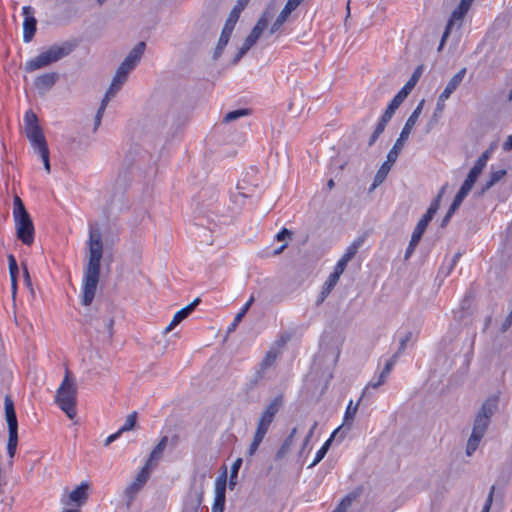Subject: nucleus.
I'll return each mask as SVG.
<instances>
[{
	"instance_id": "nucleus-30",
	"label": "nucleus",
	"mask_w": 512,
	"mask_h": 512,
	"mask_svg": "<svg viewBox=\"0 0 512 512\" xmlns=\"http://www.w3.org/2000/svg\"><path fill=\"white\" fill-rule=\"evenodd\" d=\"M464 199L465 198L462 197L459 194L455 195L454 200H453L449 210L447 211L446 215L444 216V218H443V220L441 222V227H445L448 224V222L450 221L452 215L459 208V206L461 205V203L463 202Z\"/></svg>"
},
{
	"instance_id": "nucleus-5",
	"label": "nucleus",
	"mask_w": 512,
	"mask_h": 512,
	"mask_svg": "<svg viewBox=\"0 0 512 512\" xmlns=\"http://www.w3.org/2000/svg\"><path fill=\"white\" fill-rule=\"evenodd\" d=\"M76 395L77 387L75 381L70 378L69 371L66 370L65 377L57 389L55 401L69 419H73L76 416Z\"/></svg>"
},
{
	"instance_id": "nucleus-51",
	"label": "nucleus",
	"mask_w": 512,
	"mask_h": 512,
	"mask_svg": "<svg viewBox=\"0 0 512 512\" xmlns=\"http://www.w3.org/2000/svg\"><path fill=\"white\" fill-rule=\"evenodd\" d=\"M417 80H418V71H415L414 74L412 75V77L410 78V80L401 88L400 91H406L407 96H408L409 93L411 92V90L413 89L414 85L416 84Z\"/></svg>"
},
{
	"instance_id": "nucleus-36",
	"label": "nucleus",
	"mask_w": 512,
	"mask_h": 512,
	"mask_svg": "<svg viewBox=\"0 0 512 512\" xmlns=\"http://www.w3.org/2000/svg\"><path fill=\"white\" fill-rule=\"evenodd\" d=\"M18 445V433L8 435L7 452L10 458H13Z\"/></svg>"
},
{
	"instance_id": "nucleus-29",
	"label": "nucleus",
	"mask_w": 512,
	"mask_h": 512,
	"mask_svg": "<svg viewBox=\"0 0 512 512\" xmlns=\"http://www.w3.org/2000/svg\"><path fill=\"white\" fill-rule=\"evenodd\" d=\"M364 243V237L360 236L353 240V242L347 247L345 253L342 255L343 258L351 261L357 254L358 250Z\"/></svg>"
},
{
	"instance_id": "nucleus-16",
	"label": "nucleus",
	"mask_w": 512,
	"mask_h": 512,
	"mask_svg": "<svg viewBox=\"0 0 512 512\" xmlns=\"http://www.w3.org/2000/svg\"><path fill=\"white\" fill-rule=\"evenodd\" d=\"M26 136L29 139L32 147L39 151L41 149L47 148V142L43 133L42 128L40 125H34L30 127L29 129L25 130Z\"/></svg>"
},
{
	"instance_id": "nucleus-54",
	"label": "nucleus",
	"mask_w": 512,
	"mask_h": 512,
	"mask_svg": "<svg viewBox=\"0 0 512 512\" xmlns=\"http://www.w3.org/2000/svg\"><path fill=\"white\" fill-rule=\"evenodd\" d=\"M268 25V20L266 18V15L264 14L263 16H261L256 25L253 27V29L257 32H259V34L261 35L263 30L267 27Z\"/></svg>"
},
{
	"instance_id": "nucleus-39",
	"label": "nucleus",
	"mask_w": 512,
	"mask_h": 512,
	"mask_svg": "<svg viewBox=\"0 0 512 512\" xmlns=\"http://www.w3.org/2000/svg\"><path fill=\"white\" fill-rule=\"evenodd\" d=\"M399 356H400V355H399V353H394V354L392 355V357H391V358H389V359L386 361V363H385V365H384V368H383V370H382V371H381V373H380V374H381L383 377H385L386 379H387V377L389 376L390 372L392 371V369H393L394 365L396 364V362H397V360H398Z\"/></svg>"
},
{
	"instance_id": "nucleus-26",
	"label": "nucleus",
	"mask_w": 512,
	"mask_h": 512,
	"mask_svg": "<svg viewBox=\"0 0 512 512\" xmlns=\"http://www.w3.org/2000/svg\"><path fill=\"white\" fill-rule=\"evenodd\" d=\"M248 1L249 0H238L237 4L234 6L232 11L230 12L229 17L227 18L225 23L235 27V25L239 19L240 13L244 9V7L248 3Z\"/></svg>"
},
{
	"instance_id": "nucleus-60",
	"label": "nucleus",
	"mask_w": 512,
	"mask_h": 512,
	"mask_svg": "<svg viewBox=\"0 0 512 512\" xmlns=\"http://www.w3.org/2000/svg\"><path fill=\"white\" fill-rule=\"evenodd\" d=\"M341 275L338 274L337 272H332L328 279L325 281V283H327L328 285H331L332 287H335L336 284L338 283L339 279H340Z\"/></svg>"
},
{
	"instance_id": "nucleus-28",
	"label": "nucleus",
	"mask_w": 512,
	"mask_h": 512,
	"mask_svg": "<svg viewBox=\"0 0 512 512\" xmlns=\"http://www.w3.org/2000/svg\"><path fill=\"white\" fill-rule=\"evenodd\" d=\"M338 429H336L329 439H327L324 444L321 446V448L316 452L313 462L309 465V468H312L316 466L327 454V451L331 445L332 439L337 433Z\"/></svg>"
},
{
	"instance_id": "nucleus-18",
	"label": "nucleus",
	"mask_w": 512,
	"mask_h": 512,
	"mask_svg": "<svg viewBox=\"0 0 512 512\" xmlns=\"http://www.w3.org/2000/svg\"><path fill=\"white\" fill-rule=\"evenodd\" d=\"M5 417L8 425V434L18 433V421L13 400L6 395L4 399Z\"/></svg>"
},
{
	"instance_id": "nucleus-55",
	"label": "nucleus",
	"mask_w": 512,
	"mask_h": 512,
	"mask_svg": "<svg viewBox=\"0 0 512 512\" xmlns=\"http://www.w3.org/2000/svg\"><path fill=\"white\" fill-rule=\"evenodd\" d=\"M349 263V260L341 257L338 262L336 263V265L334 266V272H337L338 274L342 275L343 272L345 271L346 267H347V264Z\"/></svg>"
},
{
	"instance_id": "nucleus-13",
	"label": "nucleus",
	"mask_w": 512,
	"mask_h": 512,
	"mask_svg": "<svg viewBox=\"0 0 512 512\" xmlns=\"http://www.w3.org/2000/svg\"><path fill=\"white\" fill-rule=\"evenodd\" d=\"M22 14L24 16L23 41L29 43L36 32L37 21L34 17V9L31 6H24L22 8Z\"/></svg>"
},
{
	"instance_id": "nucleus-2",
	"label": "nucleus",
	"mask_w": 512,
	"mask_h": 512,
	"mask_svg": "<svg viewBox=\"0 0 512 512\" xmlns=\"http://www.w3.org/2000/svg\"><path fill=\"white\" fill-rule=\"evenodd\" d=\"M497 407L498 397H489L482 404L480 410L478 411L475 417L472 433L467 441V456H471L477 450L482 438L484 437L487 431L490 419L497 410Z\"/></svg>"
},
{
	"instance_id": "nucleus-15",
	"label": "nucleus",
	"mask_w": 512,
	"mask_h": 512,
	"mask_svg": "<svg viewBox=\"0 0 512 512\" xmlns=\"http://www.w3.org/2000/svg\"><path fill=\"white\" fill-rule=\"evenodd\" d=\"M226 474L218 477L215 482V498L211 512H223L225 507Z\"/></svg>"
},
{
	"instance_id": "nucleus-12",
	"label": "nucleus",
	"mask_w": 512,
	"mask_h": 512,
	"mask_svg": "<svg viewBox=\"0 0 512 512\" xmlns=\"http://www.w3.org/2000/svg\"><path fill=\"white\" fill-rule=\"evenodd\" d=\"M398 158V151L395 149H390V151L387 154V160L381 165V167L378 169L373 183L370 187V191L374 190L376 187H378L380 184L384 182L386 179L389 171L391 170L392 165L396 162Z\"/></svg>"
},
{
	"instance_id": "nucleus-23",
	"label": "nucleus",
	"mask_w": 512,
	"mask_h": 512,
	"mask_svg": "<svg viewBox=\"0 0 512 512\" xmlns=\"http://www.w3.org/2000/svg\"><path fill=\"white\" fill-rule=\"evenodd\" d=\"M234 30V27L225 23L224 24V27L222 29V32H221V35H220V38L218 40V44L215 48V51H214V55H213V58L214 59H217L221 56L223 50L225 49L226 45L228 44L229 42V39L231 37V34Z\"/></svg>"
},
{
	"instance_id": "nucleus-7",
	"label": "nucleus",
	"mask_w": 512,
	"mask_h": 512,
	"mask_svg": "<svg viewBox=\"0 0 512 512\" xmlns=\"http://www.w3.org/2000/svg\"><path fill=\"white\" fill-rule=\"evenodd\" d=\"M76 47L74 42L65 41L62 44H54L41 52L46 64L49 66L68 56Z\"/></svg>"
},
{
	"instance_id": "nucleus-14",
	"label": "nucleus",
	"mask_w": 512,
	"mask_h": 512,
	"mask_svg": "<svg viewBox=\"0 0 512 512\" xmlns=\"http://www.w3.org/2000/svg\"><path fill=\"white\" fill-rule=\"evenodd\" d=\"M440 198L441 195L439 194L437 198H435L428 207L426 213L422 216V218L418 221L416 227L414 228L413 233L416 235H419L422 237L423 233L425 232L429 222L432 220L434 215L436 214L437 210L440 206Z\"/></svg>"
},
{
	"instance_id": "nucleus-45",
	"label": "nucleus",
	"mask_w": 512,
	"mask_h": 512,
	"mask_svg": "<svg viewBox=\"0 0 512 512\" xmlns=\"http://www.w3.org/2000/svg\"><path fill=\"white\" fill-rule=\"evenodd\" d=\"M24 122H25V130L29 129L30 127L38 124V118L35 113H33L31 110H28L24 115Z\"/></svg>"
},
{
	"instance_id": "nucleus-8",
	"label": "nucleus",
	"mask_w": 512,
	"mask_h": 512,
	"mask_svg": "<svg viewBox=\"0 0 512 512\" xmlns=\"http://www.w3.org/2000/svg\"><path fill=\"white\" fill-rule=\"evenodd\" d=\"M151 468L144 465L137 473L135 479L128 485L124 491L127 498V505H130L138 492L143 488L150 477Z\"/></svg>"
},
{
	"instance_id": "nucleus-32",
	"label": "nucleus",
	"mask_w": 512,
	"mask_h": 512,
	"mask_svg": "<svg viewBox=\"0 0 512 512\" xmlns=\"http://www.w3.org/2000/svg\"><path fill=\"white\" fill-rule=\"evenodd\" d=\"M292 12H290L289 10H287L285 7L282 9V11L280 12V14L277 16L276 20L274 21V23L272 24L271 28H270V34H274L276 33L280 28L281 26L287 21L289 15L291 14Z\"/></svg>"
},
{
	"instance_id": "nucleus-38",
	"label": "nucleus",
	"mask_w": 512,
	"mask_h": 512,
	"mask_svg": "<svg viewBox=\"0 0 512 512\" xmlns=\"http://www.w3.org/2000/svg\"><path fill=\"white\" fill-rule=\"evenodd\" d=\"M248 114H249L248 109H237L234 111H230L225 115L224 122H226V123L232 122V121L237 120L243 116H247Z\"/></svg>"
},
{
	"instance_id": "nucleus-27",
	"label": "nucleus",
	"mask_w": 512,
	"mask_h": 512,
	"mask_svg": "<svg viewBox=\"0 0 512 512\" xmlns=\"http://www.w3.org/2000/svg\"><path fill=\"white\" fill-rule=\"evenodd\" d=\"M47 66L48 65L46 64L43 56L40 53L36 57L26 61L24 69L26 72H34Z\"/></svg>"
},
{
	"instance_id": "nucleus-57",
	"label": "nucleus",
	"mask_w": 512,
	"mask_h": 512,
	"mask_svg": "<svg viewBox=\"0 0 512 512\" xmlns=\"http://www.w3.org/2000/svg\"><path fill=\"white\" fill-rule=\"evenodd\" d=\"M128 75L129 74L127 72L121 70L118 67V69H117V71H116V73H115V75L113 77V80L118 82V83H120L121 85H123L126 82V80L128 78Z\"/></svg>"
},
{
	"instance_id": "nucleus-17",
	"label": "nucleus",
	"mask_w": 512,
	"mask_h": 512,
	"mask_svg": "<svg viewBox=\"0 0 512 512\" xmlns=\"http://www.w3.org/2000/svg\"><path fill=\"white\" fill-rule=\"evenodd\" d=\"M58 78L56 72L44 73L35 78L34 86L40 94H45L55 85Z\"/></svg>"
},
{
	"instance_id": "nucleus-42",
	"label": "nucleus",
	"mask_w": 512,
	"mask_h": 512,
	"mask_svg": "<svg viewBox=\"0 0 512 512\" xmlns=\"http://www.w3.org/2000/svg\"><path fill=\"white\" fill-rule=\"evenodd\" d=\"M491 156V150H486L484 151L479 157L478 159L476 160V162L474 163L473 166H475L476 168H479L480 170L483 171V169L486 167L487 165V162L489 160Z\"/></svg>"
},
{
	"instance_id": "nucleus-33",
	"label": "nucleus",
	"mask_w": 512,
	"mask_h": 512,
	"mask_svg": "<svg viewBox=\"0 0 512 512\" xmlns=\"http://www.w3.org/2000/svg\"><path fill=\"white\" fill-rule=\"evenodd\" d=\"M358 405H359V401L354 405L353 401L350 400V402L347 405L346 411L344 413V422H343L344 425L350 426L352 424V422L355 418V415L357 413V410H358Z\"/></svg>"
},
{
	"instance_id": "nucleus-56",
	"label": "nucleus",
	"mask_w": 512,
	"mask_h": 512,
	"mask_svg": "<svg viewBox=\"0 0 512 512\" xmlns=\"http://www.w3.org/2000/svg\"><path fill=\"white\" fill-rule=\"evenodd\" d=\"M494 491H495V486H492L490 488L489 494L486 498L485 504H484L481 512H489L490 511V508H491V505L493 502Z\"/></svg>"
},
{
	"instance_id": "nucleus-58",
	"label": "nucleus",
	"mask_w": 512,
	"mask_h": 512,
	"mask_svg": "<svg viewBox=\"0 0 512 512\" xmlns=\"http://www.w3.org/2000/svg\"><path fill=\"white\" fill-rule=\"evenodd\" d=\"M128 75L129 74L127 72L121 70L118 67V69H117V71H116V73H115V75L113 77V80L118 82V83H120L121 85H123L126 82V80L128 78Z\"/></svg>"
},
{
	"instance_id": "nucleus-43",
	"label": "nucleus",
	"mask_w": 512,
	"mask_h": 512,
	"mask_svg": "<svg viewBox=\"0 0 512 512\" xmlns=\"http://www.w3.org/2000/svg\"><path fill=\"white\" fill-rule=\"evenodd\" d=\"M385 382H386V378H385V377H383L381 374H379V376H378L377 380L372 379V380L367 384V386H366V387H365V389L363 390V393H362L361 398H363V397L367 394V391H368L370 388L376 389V388L380 387L381 385H383Z\"/></svg>"
},
{
	"instance_id": "nucleus-4",
	"label": "nucleus",
	"mask_w": 512,
	"mask_h": 512,
	"mask_svg": "<svg viewBox=\"0 0 512 512\" xmlns=\"http://www.w3.org/2000/svg\"><path fill=\"white\" fill-rule=\"evenodd\" d=\"M13 217L18 239L25 245H31L34 241V225L22 200L18 196L14 198Z\"/></svg>"
},
{
	"instance_id": "nucleus-35",
	"label": "nucleus",
	"mask_w": 512,
	"mask_h": 512,
	"mask_svg": "<svg viewBox=\"0 0 512 512\" xmlns=\"http://www.w3.org/2000/svg\"><path fill=\"white\" fill-rule=\"evenodd\" d=\"M253 301H254V298H253V296H251L249 298V300L244 304L242 309L236 314L232 324L230 325V327L228 329L229 331H232V330H234L236 328L238 323L242 320L244 315L247 313V311L250 308V306L252 305Z\"/></svg>"
},
{
	"instance_id": "nucleus-22",
	"label": "nucleus",
	"mask_w": 512,
	"mask_h": 512,
	"mask_svg": "<svg viewBox=\"0 0 512 512\" xmlns=\"http://www.w3.org/2000/svg\"><path fill=\"white\" fill-rule=\"evenodd\" d=\"M481 173H482V170L473 166L471 168V170L469 171L466 179L464 180V182L461 185L457 194H459L465 198L468 195V193L471 191L472 187L474 186L475 182L477 181V179Z\"/></svg>"
},
{
	"instance_id": "nucleus-9",
	"label": "nucleus",
	"mask_w": 512,
	"mask_h": 512,
	"mask_svg": "<svg viewBox=\"0 0 512 512\" xmlns=\"http://www.w3.org/2000/svg\"><path fill=\"white\" fill-rule=\"evenodd\" d=\"M88 482H81L73 491H71L67 497H63L61 502L64 506L74 505L81 507L88 499Z\"/></svg>"
},
{
	"instance_id": "nucleus-34",
	"label": "nucleus",
	"mask_w": 512,
	"mask_h": 512,
	"mask_svg": "<svg viewBox=\"0 0 512 512\" xmlns=\"http://www.w3.org/2000/svg\"><path fill=\"white\" fill-rule=\"evenodd\" d=\"M388 122H389L388 119L381 116L379 122L376 125L374 132L372 133V135L369 139V142H368L369 146H372L376 142V140L379 138V136L383 133Z\"/></svg>"
},
{
	"instance_id": "nucleus-31",
	"label": "nucleus",
	"mask_w": 512,
	"mask_h": 512,
	"mask_svg": "<svg viewBox=\"0 0 512 512\" xmlns=\"http://www.w3.org/2000/svg\"><path fill=\"white\" fill-rule=\"evenodd\" d=\"M505 175H506V170H504V169L492 171L490 173L489 180L482 187L481 194H483L487 190H489L493 185H495L498 181H500Z\"/></svg>"
},
{
	"instance_id": "nucleus-63",
	"label": "nucleus",
	"mask_w": 512,
	"mask_h": 512,
	"mask_svg": "<svg viewBox=\"0 0 512 512\" xmlns=\"http://www.w3.org/2000/svg\"><path fill=\"white\" fill-rule=\"evenodd\" d=\"M511 325H512V310L510 311V313L508 314V316L502 323L501 331L505 332L506 330H508L510 328Z\"/></svg>"
},
{
	"instance_id": "nucleus-19",
	"label": "nucleus",
	"mask_w": 512,
	"mask_h": 512,
	"mask_svg": "<svg viewBox=\"0 0 512 512\" xmlns=\"http://www.w3.org/2000/svg\"><path fill=\"white\" fill-rule=\"evenodd\" d=\"M200 299L197 298L184 308L177 311L169 325L165 328L164 332L168 333L169 331L173 330L174 327H176L178 324H180L185 318L189 316V314L195 309V307L199 304Z\"/></svg>"
},
{
	"instance_id": "nucleus-62",
	"label": "nucleus",
	"mask_w": 512,
	"mask_h": 512,
	"mask_svg": "<svg viewBox=\"0 0 512 512\" xmlns=\"http://www.w3.org/2000/svg\"><path fill=\"white\" fill-rule=\"evenodd\" d=\"M292 235V232L286 228H283L281 231H279L277 234H276V239L278 241H283L285 240L287 237H290Z\"/></svg>"
},
{
	"instance_id": "nucleus-11",
	"label": "nucleus",
	"mask_w": 512,
	"mask_h": 512,
	"mask_svg": "<svg viewBox=\"0 0 512 512\" xmlns=\"http://www.w3.org/2000/svg\"><path fill=\"white\" fill-rule=\"evenodd\" d=\"M474 0H461L457 8L452 12L451 17L447 23L446 29L442 35L441 43L439 46V49L442 48L444 45V42L446 41V38L448 37L451 27L454 23V21H462L466 13L468 12L471 4Z\"/></svg>"
},
{
	"instance_id": "nucleus-6",
	"label": "nucleus",
	"mask_w": 512,
	"mask_h": 512,
	"mask_svg": "<svg viewBox=\"0 0 512 512\" xmlns=\"http://www.w3.org/2000/svg\"><path fill=\"white\" fill-rule=\"evenodd\" d=\"M204 480L202 475L199 480L194 479L184 499V512H198L204 498Z\"/></svg>"
},
{
	"instance_id": "nucleus-46",
	"label": "nucleus",
	"mask_w": 512,
	"mask_h": 512,
	"mask_svg": "<svg viewBox=\"0 0 512 512\" xmlns=\"http://www.w3.org/2000/svg\"><path fill=\"white\" fill-rule=\"evenodd\" d=\"M333 289H334V287H332L331 285H328L327 283H324L322 286V290L317 298L316 304L317 305L322 304L325 301V299L329 296V294L332 292Z\"/></svg>"
},
{
	"instance_id": "nucleus-53",
	"label": "nucleus",
	"mask_w": 512,
	"mask_h": 512,
	"mask_svg": "<svg viewBox=\"0 0 512 512\" xmlns=\"http://www.w3.org/2000/svg\"><path fill=\"white\" fill-rule=\"evenodd\" d=\"M268 25V20L266 18V15L264 14L263 16H261L256 25L253 27V29L257 32H259V34L261 35L263 30L267 27Z\"/></svg>"
},
{
	"instance_id": "nucleus-41",
	"label": "nucleus",
	"mask_w": 512,
	"mask_h": 512,
	"mask_svg": "<svg viewBox=\"0 0 512 512\" xmlns=\"http://www.w3.org/2000/svg\"><path fill=\"white\" fill-rule=\"evenodd\" d=\"M136 419H137V413L136 412L130 413L126 417L124 424L119 429V432L122 433L124 431L131 430L135 426V424H136Z\"/></svg>"
},
{
	"instance_id": "nucleus-37",
	"label": "nucleus",
	"mask_w": 512,
	"mask_h": 512,
	"mask_svg": "<svg viewBox=\"0 0 512 512\" xmlns=\"http://www.w3.org/2000/svg\"><path fill=\"white\" fill-rule=\"evenodd\" d=\"M242 465V459L238 458L234 461L231 467V473H230V479H229V486L231 489L236 485V480L238 476V471Z\"/></svg>"
},
{
	"instance_id": "nucleus-64",
	"label": "nucleus",
	"mask_w": 512,
	"mask_h": 512,
	"mask_svg": "<svg viewBox=\"0 0 512 512\" xmlns=\"http://www.w3.org/2000/svg\"><path fill=\"white\" fill-rule=\"evenodd\" d=\"M503 150L509 151L512 150V134L508 136L506 141L503 143Z\"/></svg>"
},
{
	"instance_id": "nucleus-20",
	"label": "nucleus",
	"mask_w": 512,
	"mask_h": 512,
	"mask_svg": "<svg viewBox=\"0 0 512 512\" xmlns=\"http://www.w3.org/2000/svg\"><path fill=\"white\" fill-rule=\"evenodd\" d=\"M466 74V68L458 71L447 83L446 87L440 94L441 100H448L451 94L459 87Z\"/></svg>"
},
{
	"instance_id": "nucleus-1",
	"label": "nucleus",
	"mask_w": 512,
	"mask_h": 512,
	"mask_svg": "<svg viewBox=\"0 0 512 512\" xmlns=\"http://www.w3.org/2000/svg\"><path fill=\"white\" fill-rule=\"evenodd\" d=\"M103 244L99 231L90 230L89 261L84 269L82 282V304L90 306L96 294L99 278Z\"/></svg>"
},
{
	"instance_id": "nucleus-49",
	"label": "nucleus",
	"mask_w": 512,
	"mask_h": 512,
	"mask_svg": "<svg viewBox=\"0 0 512 512\" xmlns=\"http://www.w3.org/2000/svg\"><path fill=\"white\" fill-rule=\"evenodd\" d=\"M38 154L40 155L42 161H43V164H44V168L45 170L50 173L51 171V167H50V160H49V149L48 147L47 148H44V149H41L39 151H37Z\"/></svg>"
},
{
	"instance_id": "nucleus-3",
	"label": "nucleus",
	"mask_w": 512,
	"mask_h": 512,
	"mask_svg": "<svg viewBox=\"0 0 512 512\" xmlns=\"http://www.w3.org/2000/svg\"><path fill=\"white\" fill-rule=\"evenodd\" d=\"M283 406V397L281 395L276 396L261 413L253 440L249 446L248 454L254 455L259 445L263 441L266 433L269 430L270 425L274 421L276 414L280 411Z\"/></svg>"
},
{
	"instance_id": "nucleus-52",
	"label": "nucleus",
	"mask_w": 512,
	"mask_h": 512,
	"mask_svg": "<svg viewBox=\"0 0 512 512\" xmlns=\"http://www.w3.org/2000/svg\"><path fill=\"white\" fill-rule=\"evenodd\" d=\"M122 85L114 80H112L109 88L107 89L105 95L109 98H113L116 93L121 89Z\"/></svg>"
},
{
	"instance_id": "nucleus-24",
	"label": "nucleus",
	"mask_w": 512,
	"mask_h": 512,
	"mask_svg": "<svg viewBox=\"0 0 512 512\" xmlns=\"http://www.w3.org/2000/svg\"><path fill=\"white\" fill-rule=\"evenodd\" d=\"M407 98V92L406 91H399L394 98L391 100L390 104L388 105L387 109L383 113V117L388 119L392 118L395 111L398 109V107L402 104V102Z\"/></svg>"
},
{
	"instance_id": "nucleus-40",
	"label": "nucleus",
	"mask_w": 512,
	"mask_h": 512,
	"mask_svg": "<svg viewBox=\"0 0 512 512\" xmlns=\"http://www.w3.org/2000/svg\"><path fill=\"white\" fill-rule=\"evenodd\" d=\"M277 359V352L275 350H270L266 353L264 359L261 362V369L265 370L272 366Z\"/></svg>"
},
{
	"instance_id": "nucleus-59",
	"label": "nucleus",
	"mask_w": 512,
	"mask_h": 512,
	"mask_svg": "<svg viewBox=\"0 0 512 512\" xmlns=\"http://www.w3.org/2000/svg\"><path fill=\"white\" fill-rule=\"evenodd\" d=\"M260 36L261 35L259 34V32L252 29L250 34L246 37L245 41L247 42V44H250L253 46L257 42V40L260 38Z\"/></svg>"
},
{
	"instance_id": "nucleus-21",
	"label": "nucleus",
	"mask_w": 512,
	"mask_h": 512,
	"mask_svg": "<svg viewBox=\"0 0 512 512\" xmlns=\"http://www.w3.org/2000/svg\"><path fill=\"white\" fill-rule=\"evenodd\" d=\"M168 443V437L163 436L158 444L154 447V449L151 451L145 465L153 469L157 462L161 459L162 454L164 450L166 449Z\"/></svg>"
},
{
	"instance_id": "nucleus-48",
	"label": "nucleus",
	"mask_w": 512,
	"mask_h": 512,
	"mask_svg": "<svg viewBox=\"0 0 512 512\" xmlns=\"http://www.w3.org/2000/svg\"><path fill=\"white\" fill-rule=\"evenodd\" d=\"M354 496L347 495L338 505L334 512H345L352 504Z\"/></svg>"
},
{
	"instance_id": "nucleus-50",
	"label": "nucleus",
	"mask_w": 512,
	"mask_h": 512,
	"mask_svg": "<svg viewBox=\"0 0 512 512\" xmlns=\"http://www.w3.org/2000/svg\"><path fill=\"white\" fill-rule=\"evenodd\" d=\"M411 338H412V332H410V331L407 332L404 336H402L400 338L398 350L395 353H399V355H401L404 352V350L406 349V345L410 341Z\"/></svg>"
},
{
	"instance_id": "nucleus-44",
	"label": "nucleus",
	"mask_w": 512,
	"mask_h": 512,
	"mask_svg": "<svg viewBox=\"0 0 512 512\" xmlns=\"http://www.w3.org/2000/svg\"><path fill=\"white\" fill-rule=\"evenodd\" d=\"M8 265H9V274L11 279H17L19 268L16 262L15 257L10 254L8 256Z\"/></svg>"
},
{
	"instance_id": "nucleus-10",
	"label": "nucleus",
	"mask_w": 512,
	"mask_h": 512,
	"mask_svg": "<svg viewBox=\"0 0 512 512\" xmlns=\"http://www.w3.org/2000/svg\"><path fill=\"white\" fill-rule=\"evenodd\" d=\"M423 103H424V100H422L418 105L417 107L414 109V111L412 112V114L409 116V118L407 119L401 133H400V136L399 138L396 140L394 146L391 148V149H395L397 150L398 152L401 150L402 148V142L407 140L414 125L416 124L421 112H422V108H423Z\"/></svg>"
},
{
	"instance_id": "nucleus-25",
	"label": "nucleus",
	"mask_w": 512,
	"mask_h": 512,
	"mask_svg": "<svg viewBox=\"0 0 512 512\" xmlns=\"http://www.w3.org/2000/svg\"><path fill=\"white\" fill-rule=\"evenodd\" d=\"M146 44L145 42H139L125 57V61L127 63L132 64L133 66H137L139 61L141 60L144 51H145Z\"/></svg>"
},
{
	"instance_id": "nucleus-61",
	"label": "nucleus",
	"mask_w": 512,
	"mask_h": 512,
	"mask_svg": "<svg viewBox=\"0 0 512 512\" xmlns=\"http://www.w3.org/2000/svg\"><path fill=\"white\" fill-rule=\"evenodd\" d=\"M304 0H288L285 4V8L290 12H293Z\"/></svg>"
},
{
	"instance_id": "nucleus-47",
	"label": "nucleus",
	"mask_w": 512,
	"mask_h": 512,
	"mask_svg": "<svg viewBox=\"0 0 512 512\" xmlns=\"http://www.w3.org/2000/svg\"><path fill=\"white\" fill-rule=\"evenodd\" d=\"M297 433V429L296 428H293L290 432V434L288 435V437L285 439V441L283 442L278 454L280 453H285V451L287 449H289V447L292 445V442H293V439L295 437Z\"/></svg>"
}]
</instances>
